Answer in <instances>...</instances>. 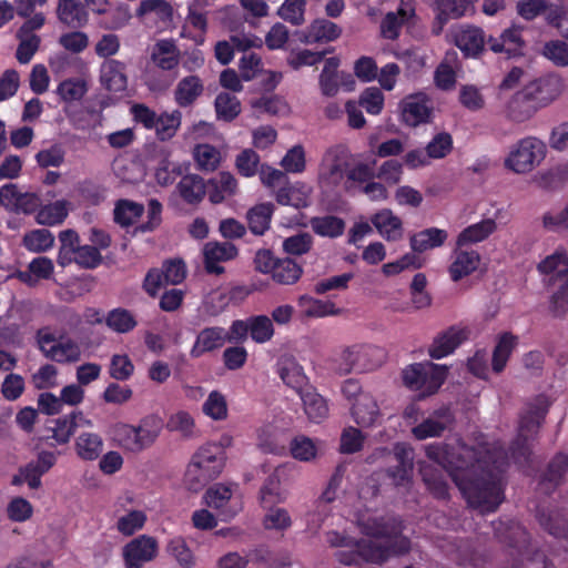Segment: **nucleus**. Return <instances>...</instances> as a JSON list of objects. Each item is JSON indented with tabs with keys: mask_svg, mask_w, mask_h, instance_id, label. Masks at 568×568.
<instances>
[{
	"mask_svg": "<svg viewBox=\"0 0 568 568\" xmlns=\"http://www.w3.org/2000/svg\"><path fill=\"white\" fill-rule=\"evenodd\" d=\"M342 359L344 364L338 367L341 374L353 371L364 373L377 368L383 363L384 352L373 345H354L343 352Z\"/></svg>",
	"mask_w": 568,
	"mask_h": 568,
	"instance_id": "10",
	"label": "nucleus"
},
{
	"mask_svg": "<svg viewBox=\"0 0 568 568\" xmlns=\"http://www.w3.org/2000/svg\"><path fill=\"white\" fill-rule=\"evenodd\" d=\"M546 156V144L534 136L517 142L505 160V165L516 173L530 172Z\"/></svg>",
	"mask_w": 568,
	"mask_h": 568,
	"instance_id": "8",
	"label": "nucleus"
},
{
	"mask_svg": "<svg viewBox=\"0 0 568 568\" xmlns=\"http://www.w3.org/2000/svg\"><path fill=\"white\" fill-rule=\"evenodd\" d=\"M226 339V331L223 327H205L197 334L195 343L191 348L190 355L193 358H199L207 352H212L222 347Z\"/></svg>",
	"mask_w": 568,
	"mask_h": 568,
	"instance_id": "26",
	"label": "nucleus"
},
{
	"mask_svg": "<svg viewBox=\"0 0 568 568\" xmlns=\"http://www.w3.org/2000/svg\"><path fill=\"white\" fill-rule=\"evenodd\" d=\"M449 367L429 361L414 363L403 369L402 378L406 387L427 397L436 394L447 379Z\"/></svg>",
	"mask_w": 568,
	"mask_h": 568,
	"instance_id": "7",
	"label": "nucleus"
},
{
	"mask_svg": "<svg viewBox=\"0 0 568 568\" xmlns=\"http://www.w3.org/2000/svg\"><path fill=\"white\" fill-rule=\"evenodd\" d=\"M495 530L500 541L517 551L520 561L530 558V535L521 524L515 520L499 521Z\"/></svg>",
	"mask_w": 568,
	"mask_h": 568,
	"instance_id": "14",
	"label": "nucleus"
},
{
	"mask_svg": "<svg viewBox=\"0 0 568 568\" xmlns=\"http://www.w3.org/2000/svg\"><path fill=\"white\" fill-rule=\"evenodd\" d=\"M186 265L182 258L165 260L161 268L148 271L143 281V290L151 297H155L164 285L182 283L186 277Z\"/></svg>",
	"mask_w": 568,
	"mask_h": 568,
	"instance_id": "9",
	"label": "nucleus"
},
{
	"mask_svg": "<svg viewBox=\"0 0 568 568\" xmlns=\"http://www.w3.org/2000/svg\"><path fill=\"white\" fill-rule=\"evenodd\" d=\"M57 17L61 23L73 29L81 28L88 22V12L79 0H59Z\"/></svg>",
	"mask_w": 568,
	"mask_h": 568,
	"instance_id": "31",
	"label": "nucleus"
},
{
	"mask_svg": "<svg viewBox=\"0 0 568 568\" xmlns=\"http://www.w3.org/2000/svg\"><path fill=\"white\" fill-rule=\"evenodd\" d=\"M144 213V205L131 200H119L114 207V222L121 226L133 225Z\"/></svg>",
	"mask_w": 568,
	"mask_h": 568,
	"instance_id": "44",
	"label": "nucleus"
},
{
	"mask_svg": "<svg viewBox=\"0 0 568 568\" xmlns=\"http://www.w3.org/2000/svg\"><path fill=\"white\" fill-rule=\"evenodd\" d=\"M298 396L303 403L304 412L311 422L321 423L327 417V402L317 393L315 387L307 386L306 390L302 392Z\"/></svg>",
	"mask_w": 568,
	"mask_h": 568,
	"instance_id": "33",
	"label": "nucleus"
},
{
	"mask_svg": "<svg viewBox=\"0 0 568 568\" xmlns=\"http://www.w3.org/2000/svg\"><path fill=\"white\" fill-rule=\"evenodd\" d=\"M277 374L283 383L298 395L306 390L308 384L303 367L294 358H283L277 363Z\"/></svg>",
	"mask_w": 568,
	"mask_h": 568,
	"instance_id": "28",
	"label": "nucleus"
},
{
	"mask_svg": "<svg viewBox=\"0 0 568 568\" xmlns=\"http://www.w3.org/2000/svg\"><path fill=\"white\" fill-rule=\"evenodd\" d=\"M455 423V414L449 406L435 409L426 419L412 428V434L417 440L432 437H440L443 433Z\"/></svg>",
	"mask_w": 568,
	"mask_h": 568,
	"instance_id": "15",
	"label": "nucleus"
},
{
	"mask_svg": "<svg viewBox=\"0 0 568 568\" xmlns=\"http://www.w3.org/2000/svg\"><path fill=\"white\" fill-rule=\"evenodd\" d=\"M237 254V247L231 242H207L203 247L204 268L209 274L220 275L224 267L219 263L231 261Z\"/></svg>",
	"mask_w": 568,
	"mask_h": 568,
	"instance_id": "16",
	"label": "nucleus"
},
{
	"mask_svg": "<svg viewBox=\"0 0 568 568\" xmlns=\"http://www.w3.org/2000/svg\"><path fill=\"white\" fill-rule=\"evenodd\" d=\"M456 47L467 58L478 57L487 44V39L481 28L475 26L460 27L454 34Z\"/></svg>",
	"mask_w": 568,
	"mask_h": 568,
	"instance_id": "19",
	"label": "nucleus"
},
{
	"mask_svg": "<svg viewBox=\"0 0 568 568\" xmlns=\"http://www.w3.org/2000/svg\"><path fill=\"white\" fill-rule=\"evenodd\" d=\"M248 320V329L251 338L256 343H266L274 335L272 320L266 315L251 316Z\"/></svg>",
	"mask_w": 568,
	"mask_h": 568,
	"instance_id": "55",
	"label": "nucleus"
},
{
	"mask_svg": "<svg viewBox=\"0 0 568 568\" xmlns=\"http://www.w3.org/2000/svg\"><path fill=\"white\" fill-rule=\"evenodd\" d=\"M159 554L158 540L149 535H140L130 540L122 549L125 568H142Z\"/></svg>",
	"mask_w": 568,
	"mask_h": 568,
	"instance_id": "12",
	"label": "nucleus"
},
{
	"mask_svg": "<svg viewBox=\"0 0 568 568\" xmlns=\"http://www.w3.org/2000/svg\"><path fill=\"white\" fill-rule=\"evenodd\" d=\"M551 402L545 394H539L527 404L520 414L518 434L510 445V455L516 464H529L532 455V443L537 437Z\"/></svg>",
	"mask_w": 568,
	"mask_h": 568,
	"instance_id": "4",
	"label": "nucleus"
},
{
	"mask_svg": "<svg viewBox=\"0 0 568 568\" xmlns=\"http://www.w3.org/2000/svg\"><path fill=\"white\" fill-rule=\"evenodd\" d=\"M536 517L545 531L557 539L568 541V514L565 509L558 510L539 506Z\"/></svg>",
	"mask_w": 568,
	"mask_h": 568,
	"instance_id": "21",
	"label": "nucleus"
},
{
	"mask_svg": "<svg viewBox=\"0 0 568 568\" xmlns=\"http://www.w3.org/2000/svg\"><path fill=\"white\" fill-rule=\"evenodd\" d=\"M150 59L156 68L172 71L180 63V51L173 40L162 39L153 45Z\"/></svg>",
	"mask_w": 568,
	"mask_h": 568,
	"instance_id": "27",
	"label": "nucleus"
},
{
	"mask_svg": "<svg viewBox=\"0 0 568 568\" xmlns=\"http://www.w3.org/2000/svg\"><path fill=\"white\" fill-rule=\"evenodd\" d=\"M100 82L110 92L125 91L128 87L125 63L115 59H106L100 68Z\"/></svg>",
	"mask_w": 568,
	"mask_h": 568,
	"instance_id": "22",
	"label": "nucleus"
},
{
	"mask_svg": "<svg viewBox=\"0 0 568 568\" xmlns=\"http://www.w3.org/2000/svg\"><path fill=\"white\" fill-rule=\"evenodd\" d=\"M378 234L387 242L402 240L404 227L400 217L394 214L390 209H382L369 219Z\"/></svg>",
	"mask_w": 568,
	"mask_h": 568,
	"instance_id": "23",
	"label": "nucleus"
},
{
	"mask_svg": "<svg viewBox=\"0 0 568 568\" xmlns=\"http://www.w3.org/2000/svg\"><path fill=\"white\" fill-rule=\"evenodd\" d=\"M80 355L81 352L79 346L71 341L54 344L47 352V356L58 363L78 362L80 359Z\"/></svg>",
	"mask_w": 568,
	"mask_h": 568,
	"instance_id": "62",
	"label": "nucleus"
},
{
	"mask_svg": "<svg viewBox=\"0 0 568 568\" xmlns=\"http://www.w3.org/2000/svg\"><path fill=\"white\" fill-rule=\"evenodd\" d=\"M480 263V255L475 250H462L457 247L455 258L448 267V273L454 282H459L464 277L474 273Z\"/></svg>",
	"mask_w": 568,
	"mask_h": 568,
	"instance_id": "29",
	"label": "nucleus"
},
{
	"mask_svg": "<svg viewBox=\"0 0 568 568\" xmlns=\"http://www.w3.org/2000/svg\"><path fill=\"white\" fill-rule=\"evenodd\" d=\"M470 331L460 325H452L439 332L432 341L427 353L433 359H442L452 355L464 342L469 338Z\"/></svg>",
	"mask_w": 568,
	"mask_h": 568,
	"instance_id": "13",
	"label": "nucleus"
},
{
	"mask_svg": "<svg viewBox=\"0 0 568 568\" xmlns=\"http://www.w3.org/2000/svg\"><path fill=\"white\" fill-rule=\"evenodd\" d=\"M560 93V81L556 78L535 80L517 91L507 102L506 118L523 123L541 108L552 102Z\"/></svg>",
	"mask_w": 568,
	"mask_h": 568,
	"instance_id": "3",
	"label": "nucleus"
},
{
	"mask_svg": "<svg viewBox=\"0 0 568 568\" xmlns=\"http://www.w3.org/2000/svg\"><path fill=\"white\" fill-rule=\"evenodd\" d=\"M203 413L214 420H223L227 417V404L224 395L217 390L209 394L202 407Z\"/></svg>",
	"mask_w": 568,
	"mask_h": 568,
	"instance_id": "64",
	"label": "nucleus"
},
{
	"mask_svg": "<svg viewBox=\"0 0 568 568\" xmlns=\"http://www.w3.org/2000/svg\"><path fill=\"white\" fill-rule=\"evenodd\" d=\"M225 450L221 444L206 443L192 456L184 483L192 491H199L220 476L225 466Z\"/></svg>",
	"mask_w": 568,
	"mask_h": 568,
	"instance_id": "6",
	"label": "nucleus"
},
{
	"mask_svg": "<svg viewBox=\"0 0 568 568\" xmlns=\"http://www.w3.org/2000/svg\"><path fill=\"white\" fill-rule=\"evenodd\" d=\"M274 205L270 202L260 203L247 211L248 229L254 235H263L271 225Z\"/></svg>",
	"mask_w": 568,
	"mask_h": 568,
	"instance_id": "39",
	"label": "nucleus"
},
{
	"mask_svg": "<svg viewBox=\"0 0 568 568\" xmlns=\"http://www.w3.org/2000/svg\"><path fill=\"white\" fill-rule=\"evenodd\" d=\"M517 345V337L509 332L503 333L493 352L491 367L495 373H501Z\"/></svg>",
	"mask_w": 568,
	"mask_h": 568,
	"instance_id": "40",
	"label": "nucleus"
},
{
	"mask_svg": "<svg viewBox=\"0 0 568 568\" xmlns=\"http://www.w3.org/2000/svg\"><path fill=\"white\" fill-rule=\"evenodd\" d=\"M265 510L267 511L263 518L265 529L284 531L292 526V518L285 508L274 506Z\"/></svg>",
	"mask_w": 568,
	"mask_h": 568,
	"instance_id": "61",
	"label": "nucleus"
},
{
	"mask_svg": "<svg viewBox=\"0 0 568 568\" xmlns=\"http://www.w3.org/2000/svg\"><path fill=\"white\" fill-rule=\"evenodd\" d=\"M146 515L142 510H130L116 521V529L123 536H132L142 529L146 523Z\"/></svg>",
	"mask_w": 568,
	"mask_h": 568,
	"instance_id": "63",
	"label": "nucleus"
},
{
	"mask_svg": "<svg viewBox=\"0 0 568 568\" xmlns=\"http://www.w3.org/2000/svg\"><path fill=\"white\" fill-rule=\"evenodd\" d=\"M152 12L162 22H171L173 20V8L165 0H142L135 11L136 17H144Z\"/></svg>",
	"mask_w": 568,
	"mask_h": 568,
	"instance_id": "54",
	"label": "nucleus"
},
{
	"mask_svg": "<svg viewBox=\"0 0 568 568\" xmlns=\"http://www.w3.org/2000/svg\"><path fill=\"white\" fill-rule=\"evenodd\" d=\"M524 27L513 24L505 29L499 38L489 37L487 45L495 53H506L507 57H517L523 54L525 41L523 39Z\"/></svg>",
	"mask_w": 568,
	"mask_h": 568,
	"instance_id": "17",
	"label": "nucleus"
},
{
	"mask_svg": "<svg viewBox=\"0 0 568 568\" xmlns=\"http://www.w3.org/2000/svg\"><path fill=\"white\" fill-rule=\"evenodd\" d=\"M306 3V0H284L277 14L293 26H301L305 21Z\"/></svg>",
	"mask_w": 568,
	"mask_h": 568,
	"instance_id": "57",
	"label": "nucleus"
},
{
	"mask_svg": "<svg viewBox=\"0 0 568 568\" xmlns=\"http://www.w3.org/2000/svg\"><path fill=\"white\" fill-rule=\"evenodd\" d=\"M214 109L216 119L224 122L234 121L242 111L240 100L229 92H220L216 95L214 100Z\"/></svg>",
	"mask_w": 568,
	"mask_h": 568,
	"instance_id": "42",
	"label": "nucleus"
},
{
	"mask_svg": "<svg viewBox=\"0 0 568 568\" xmlns=\"http://www.w3.org/2000/svg\"><path fill=\"white\" fill-rule=\"evenodd\" d=\"M178 191L185 203L199 204L206 194V183L197 174H186L180 180Z\"/></svg>",
	"mask_w": 568,
	"mask_h": 568,
	"instance_id": "37",
	"label": "nucleus"
},
{
	"mask_svg": "<svg viewBox=\"0 0 568 568\" xmlns=\"http://www.w3.org/2000/svg\"><path fill=\"white\" fill-rule=\"evenodd\" d=\"M163 427L162 419L156 415L143 417L139 425L118 422L109 428V436L119 448L139 454L150 448L159 438Z\"/></svg>",
	"mask_w": 568,
	"mask_h": 568,
	"instance_id": "5",
	"label": "nucleus"
},
{
	"mask_svg": "<svg viewBox=\"0 0 568 568\" xmlns=\"http://www.w3.org/2000/svg\"><path fill=\"white\" fill-rule=\"evenodd\" d=\"M204 85L197 75L181 79L174 91V100L181 108L191 106L202 95Z\"/></svg>",
	"mask_w": 568,
	"mask_h": 568,
	"instance_id": "34",
	"label": "nucleus"
},
{
	"mask_svg": "<svg viewBox=\"0 0 568 568\" xmlns=\"http://www.w3.org/2000/svg\"><path fill=\"white\" fill-rule=\"evenodd\" d=\"M407 18V11L403 8H398L397 12H388L381 22L382 36L389 40L397 39Z\"/></svg>",
	"mask_w": 568,
	"mask_h": 568,
	"instance_id": "58",
	"label": "nucleus"
},
{
	"mask_svg": "<svg viewBox=\"0 0 568 568\" xmlns=\"http://www.w3.org/2000/svg\"><path fill=\"white\" fill-rule=\"evenodd\" d=\"M106 325L116 333H129L135 328L138 322L134 315L126 308L111 310L105 317Z\"/></svg>",
	"mask_w": 568,
	"mask_h": 568,
	"instance_id": "51",
	"label": "nucleus"
},
{
	"mask_svg": "<svg viewBox=\"0 0 568 568\" xmlns=\"http://www.w3.org/2000/svg\"><path fill=\"white\" fill-rule=\"evenodd\" d=\"M78 416L82 417V412H72L69 415L61 416L53 420V427H49L52 430V438L59 445L69 443L78 427Z\"/></svg>",
	"mask_w": 568,
	"mask_h": 568,
	"instance_id": "46",
	"label": "nucleus"
},
{
	"mask_svg": "<svg viewBox=\"0 0 568 568\" xmlns=\"http://www.w3.org/2000/svg\"><path fill=\"white\" fill-rule=\"evenodd\" d=\"M339 59L331 57L325 60L324 68L320 75V87L323 95L334 97L338 92L337 69L339 67Z\"/></svg>",
	"mask_w": 568,
	"mask_h": 568,
	"instance_id": "47",
	"label": "nucleus"
},
{
	"mask_svg": "<svg viewBox=\"0 0 568 568\" xmlns=\"http://www.w3.org/2000/svg\"><path fill=\"white\" fill-rule=\"evenodd\" d=\"M55 92L65 103L78 102L88 92V84L83 79L69 78L59 83Z\"/></svg>",
	"mask_w": 568,
	"mask_h": 568,
	"instance_id": "50",
	"label": "nucleus"
},
{
	"mask_svg": "<svg viewBox=\"0 0 568 568\" xmlns=\"http://www.w3.org/2000/svg\"><path fill=\"white\" fill-rule=\"evenodd\" d=\"M298 303L304 307L307 317H324L337 313L335 304L329 301L317 300L307 295L300 297Z\"/></svg>",
	"mask_w": 568,
	"mask_h": 568,
	"instance_id": "56",
	"label": "nucleus"
},
{
	"mask_svg": "<svg viewBox=\"0 0 568 568\" xmlns=\"http://www.w3.org/2000/svg\"><path fill=\"white\" fill-rule=\"evenodd\" d=\"M303 274V267L291 257L278 258L272 272L274 282L281 285L295 284Z\"/></svg>",
	"mask_w": 568,
	"mask_h": 568,
	"instance_id": "41",
	"label": "nucleus"
},
{
	"mask_svg": "<svg viewBox=\"0 0 568 568\" xmlns=\"http://www.w3.org/2000/svg\"><path fill=\"white\" fill-rule=\"evenodd\" d=\"M547 275L546 286L556 287L550 296L549 311L552 316L562 318L568 313V275L556 272Z\"/></svg>",
	"mask_w": 568,
	"mask_h": 568,
	"instance_id": "24",
	"label": "nucleus"
},
{
	"mask_svg": "<svg viewBox=\"0 0 568 568\" xmlns=\"http://www.w3.org/2000/svg\"><path fill=\"white\" fill-rule=\"evenodd\" d=\"M398 108L402 123L409 128H416L432 121L433 104L424 92L406 95L400 100Z\"/></svg>",
	"mask_w": 568,
	"mask_h": 568,
	"instance_id": "11",
	"label": "nucleus"
},
{
	"mask_svg": "<svg viewBox=\"0 0 568 568\" xmlns=\"http://www.w3.org/2000/svg\"><path fill=\"white\" fill-rule=\"evenodd\" d=\"M424 266V261L414 253H406L394 262L385 263L382 267L386 276L397 275L406 270H419Z\"/></svg>",
	"mask_w": 568,
	"mask_h": 568,
	"instance_id": "60",
	"label": "nucleus"
},
{
	"mask_svg": "<svg viewBox=\"0 0 568 568\" xmlns=\"http://www.w3.org/2000/svg\"><path fill=\"white\" fill-rule=\"evenodd\" d=\"M568 475V454L558 452L548 462L540 475L539 487L546 494L555 491Z\"/></svg>",
	"mask_w": 568,
	"mask_h": 568,
	"instance_id": "18",
	"label": "nucleus"
},
{
	"mask_svg": "<svg viewBox=\"0 0 568 568\" xmlns=\"http://www.w3.org/2000/svg\"><path fill=\"white\" fill-rule=\"evenodd\" d=\"M341 34L342 29L336 23L326 19H316L301 40L307 44L331 42L338 39Z\"/></svg>",
	"mask_w": 568,
	"mask_h": 568,
	"instance_id": "32",
	"label": "nucleus"
},
{
	"mask_svg": "<svg viewBox=\"0 0 568 568\" xmlns=\"http://www.w3.org/2000/svg\"><path fill=\"white\" fill-rule=\"evenodd\" d=\"M425 452L430 460L443 468L430 465L420 467L423 481L435 498L445 500L449 497L445 470L469 506L483 513H493L503 503L501 477L478 457L476 449L467 446L455 449L448 445L430 444Z\"/></svg>",
	"mask_w": 568,
	"mask_h": 568,
	"instance_id": "1",
	"label": "nucleus"
},
{
	"mask_svg": "<svg viewBox=\"0 0 568 568\" xmlns=\"http://www.w3.org/2000/svg\"><path fill=\"white\" fill-rule=\"evenodd\" d=\"M286 500V494L281 489L277 474H271L260 489V503L265 508L277 506Z\"/></svg>",
	"mask_w": 568,
	"mask_h": 568,
	"instance_id": "43",
	"label": "nucleus"
},
{
	"mask_svg": "<svg viewBox=\"0 0 568 568\" xmlns=\"http://www.w3.org/2000/svg\"><path fill=\"white\" fill-rule=\"evenodd\" d=\"M447 239L448 233L446 230L428 227L412 234L409 237V246L412 248V253L420 254L426 251L443 246Z\"/></svg>",
	"mask_w": 568,
	"mask_h": 568,
	"instance_id": "30",
	"label": "nucleus"
},
{
	"mask_svg": "<svg viewBox=\"0 0 568 568\" xmlns=\"http://www.w3.org/2000/svg\"><path fill=\"white\" fill-rule=\"evenodd\" d=\"M68 216L65 201H55L37 211L36 221L41 225L54 226L61 224Z\"/></svg>",
	"mask_w": 568,
	"mask_h": 568,
	"instance_id": "49",
	"label": "nucleus"
},
{
	"mask_svg": "<svg viewBox=\"0 0 568 568\" xmlns=\"http://www.w3.org/2000/svg\"><path fill=\"white\" fill-rule=\"evenodd\" d=\"M181 124V113L174 111L173 113H162L156 118V126L153 129L156 132V136L161 141H168L172 139Z\"/></svg>",
	"mask_w": 568,
	"mask_h": 568,
	"instance_id": "59",
	"label": "nucleus"
},
{
	"mask_svg": "<svg viewBox=\"0 0 568 568\" xmlns=\"http://www.w3.org/2000/svg\"><path fill=\"white\" fill-rule=\"evenodd\" d=\"M361 532L384 540L385 545L357 539L355 545L335 552L336 560L344 566H361L363 562L383 565L392 555L408 552L410 541L403 536V521L396 517H368L358 521Z\"/></svg>",
	"mask_w": 568,
	"mask_h": 568,
	"instance_id": "2",
	"label": "nucleus"
},
{
	"mask_svg": "<svg viewBox=\"0 0 568 568\" xmlns=\"http://www.w3.org/2000/svg\"><path fill=\"white\" fill-rule=\"evenodd\" d=\"M232 496L233 491L231 485L214 484L206 490L204 500L209 507L217 510L222 520H229L237 513V508L231 505Z\"/></svg>",
	"mask_w": 568,
	"mask_h": 568,
	"instance_id": "20",
	"label": "nucleus"
},
{
	"mask_svg": "<svg viewBox=\"0 0 568 568\" xmlns=\"http://www.w3.org/2000/svg\"><path fill=\"white\" fill-rule=\"evenodd\" d=\"M497 229L496 221L493 219H485L478 223L465 227L457 236L456 246L458 248L476 244L488 239Z\"/></svg>",
	"mask_w": 568,
	"mask_h": 568,
	"instance_id": "35",
	"label": "nucleus"
},
{
	"mask_svg": "<svg viewBox=\"0 0 568 568\" xmlns=\"http://www.w3.org/2000/svg\"><path fill=\"white\" fill-rule=\"evenodd\" d=\"M310 226L321 237L337 239L344 234L346 223L339 216L326 214L311 217Z\"/></svg>",
	"mask_w": 568,
	"mask_h": 568,
	"instance_id": "36",
	"label": "nucleus"
},
{
	"mask_svg": "<svg viewBox=\"0 0 568 568\" xmlns=\"http://www.w3.org/2000/svg\"><path fill=\"white\" fill-rule=\"evenodd\" d=\"M537 271L540 274H552L556 272L568 275V253L564 248H557L552 254L538 263Z\"/></svg>",
	"mask_w": 568,
	"mask_h": 568,
	"instance_id": "53",
	"label": "nucleus"
},
{
	"mask_svg": "<svg viewBox=\"0 0 568 568\" xmlns=\"http://www.w3.org/2000/svg\"><path fill=\"white\" fill-rule=\"evenodd\" d=\"M436 9V20L442 28L450 19H458L473 11V0H437Z\"/></svg>",
	"mask_w": 568,
	"mask_h": 568,
	"instance_id": "38",
	"label": "nucleus"
},
{
	"mask_svg": "<svg viewBox=\"0 0 568 568\" xmlns=\"http://www.w3.org/2000/svg\"><path fill=\"white\" fill-rule=\"evenodd\" d=\"M275 199L278 204L295 209H305L310 205L307 193L288 183L277 190Z\"/></svg>",
	"mask_w": 568,
	"mask_h": 568,
	"instance_id": "52",
	"label": "nucleus"
},
{
	"mask_svg": "<svg viewBox=\"0 0 568 568\" xmlns=\"http://www.w3.org/2000/svg\"><path fill=\"white\" fill-rule=\"evenodd\" d=\"M351 415L354 422L364 428L376 425L382 416L379 406L371 394L362 395L352 404Z\"/></svg>",
	"mask_w": 568,
	"mask_h": 568,
	"instance_id": "25",
	"label": "nucleus"
},
{
	"mask_svg": "<svg viewBox=\"0 0 568 568\" xmlns=\"http://www.w3.org/2000/svg\"><path fill=\"white\" fill-rule=\"evenodd\" d=\"M54 236L47 229H36L27 232L22 237V245L33 253L47 252L53 247Z\"/></svg>",
	"mask_w": 568,
	"mask_h": 568,
	"instance_id": "48",
	"label": "nucleus"
},
{
	"mask_svg": "<svg viewBox=\"0 0 568 568\" xmlns=\"http://www.w3.org/2000/svg\"><path fill=\"white\" fill-rule=\"evenodd\" d=\"M102 438L94 433H82L75 440V450L83 460H95L102 453Z\"/></svg>",
	"mask_w": 568,
	"mask_h": 568,
	"instance_id": "45",
	"label": "nucleus"
}]
</instances>
